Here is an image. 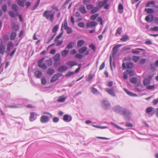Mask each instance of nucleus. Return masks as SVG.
<instances>
[{
	"instance_id": "nucleus-38",
	"label": "nucleus",
	"mask_w": 158,
	"mask_h": 158,
	"mask_svg": "<svg viewBox=\"0 0 158 158\" xmlns=\"http://www.w3.org/2000/svg\"><path fill=\"white\" fill-rule=\"evenodd\" d=\"M55 72V70L53 69H49L47 71V73L50 75H52Z\"/></svg>"
},
{
	"instance_id": "nucleus-47",
	"label": "nucleus",
	"mask_w": 158,
	"mask_h": 158,
	"mask_svg": "<svg viewBox=\"0 0 158 158\" xmlns=\"http://www.w3.org/2000/svg\"><path fill=\"white\" fill-rule=\"evenodd\" d=\"M56 43V46H58L61 44H62L63 43V40H59V39L57 40L56 41H54Z\"/></svg>"
},
{
	"instance_id": "nucleus-41",
	"label": "nucleus",
	"mask_w": 158,
	"mask_h": 158,
	"mask_svg": "<svg viewBox=\"0 0 158 158\" xmlns=\"http://www.w3.org/2000/svg\"><path fill=\"white\" fill-rule=\"evenodd\" d=\"M145 11H146L149 14H152L154 12L153 10L151 8H146L145 10Z\"/></svg>"
},
{
	"instance_id": "nucleus-49",
	"label": "nucleus",
	"mask_w": 158,
	"mask_h": 158,
	"mask_svg": "<svg viewBox=\"0 0 158 158\" xmlns=\"http://www.w3.org/2000/svg\"><path fill=\"white\" fill-rule=\"evenodd\" d=\"M75 57L77 59H81L83 58V56L81 54H77L75 56Z\"/></svg>"
},
{
	"instance_id": "nucleus-64",
	"label": "nucleus",
	"mask_w": 158,
	"mask_h": 158,
	"mask_svg": "<svg viewBox=\"0 0 158 158\" xmlns=\"http://www.w3.org/2000/svg\"><path fill=\"white\" fill-rule=\"evenodd\" d=\"M105 67V63L104 62H103L100 66L99 69L100 70L102 69Z\"/></svg>"
},
{
	"instance_id": "nucleus-63",
	"label": "nucleus",
	"mask_w": 158,
	"mask_h": 158,
	"mask_svg": "<svg viewBox=\"0 0 158 158\" xmlns=\"http://www.w3.org/2000/svg\"><path fill=\"white\" fill-rule=\"evenodd\" d=\"M59 121V119L57 117H54L53 118V121L55 123L58 122Z\"/></svg>"
},
{
	"instance_id": "nucleus-32",
	"label": "nucleus",
	"mask_w": 158,
	"mask_h": 158,
	"mask_svg": "<svg viewBox=\"0 0 158 158\" xmlns=\"http://www.w3.org/2000/svg\"><path fill=\"white\" fill-rule=\"evenodd\" d=\"M110 124L114 126L115 128H117V129H119L120 130H123V128L119 126H118L116 124H115L113 122H111L110 123Z\"/></svg>"
},
{
	"instance_id": "nucleus-12",
	"label": "nucleus",
	"mask_w": 158,
	"mask_h": 158,
	"mask_svg": "<svg viewBox=\"0 0 158 158\" xmlns=\"http://www.w3.org/2000/svg\"><path fill=\"white\" fill-rule=\"evenodd\" d=\"M77 63L75 61H69L66 63V64L70 66L71 67H73V66L77 65Z\"/></svg>"
},
{
	"instance_id": "nucleus-25",
	"label": "nucleus",
	"mask_w": 158,
	"mask_h": 158,
	"mask_svg": "<svg viewBox=\"0 0 158 158\" xmlns=\"http://www.w3.org/2000/svg\"><path fill=\"white\" fill-rule=\"evenodd\" d=\"M79 10L83 14H85L87 12L85 6H81L80 7Z\"/></svg>"
},
{
	"instance_id": "nucleus-23",
	"label": "nucleus",
	"mask_w": 158,
	"mask_h": 158,
	"mask_svg": "<svg viewBox=\"0 0 158 158\" xmlns=\"http://www.w3.org/2000/svg\"><path fill=\"white\" fill-rule=\"evenodd\" d=\"M66 99V98L63 96L59 97L57 100V101L60 102H64Z\"/></svg>"
},
{
	"instance_id": "nucleus-27",
	"label": "nucleus",
	"mask_w": 158,
	"mask_h": 158,
	"mask_svg": "<svg viewBox=\"0 0 158 158\" xmlns=\"http://www.w3.org/2000/svg\"><path fill=\"white\" fill-rule=\"evenodd\" d=\"M150 81L148 78H145L143 81V83L145 85H148L150 83Z\"/></svg>"
},
{
	"instance_id": "nucleus-19",
	"label": "nucleus",
	"mask_w": 158,
	"mask_h": 158,
	"mask_svg": "<svg viewBox=\"0 0 158 158\" xmlns=\"http://www.w3.org/2000/svg\"><path fill=\"white\" fill-rule=\"evenodd\" d=\"M59 74H55L52 77L51 79L50 80V82H53L55 81L58 79L59 76H58Z\"/></svg>"
},
{
	"instance_id": "nucleus-22",
	"label": "nucleus",
	"mask_w": 158,
	"mask_h": 158,
	"mask_svg": "<svg viewBox=\"0 0 158 158\" xmlns=\"http://www.w3.org/2000/svg\"><path fill=\"white\" fill-rule=\"evenodd\" d=\"M60 58V55L59 53H56L53 57V60L56 61H58L59 60Z\"/></svg>"
},
{
	"instance_id": "nucleus-13",
	"label": "nucleus",
	"mask_w": 158,
	"mask_h": 158,
	"mask_svg": "<svg viewBox=\"0 0 158 158\" xmlns=\"http://www.w3.org/2000/svg\"><path fill=\"white\" fill-rule=\"evenodd\" d=\"M97 24V22L95 21H91L87 23L86 26L87 27H92L96 26Z\"/></svg>"
},
{
	"instance_id": "nucleus-50",
	"label": "nucleus",
	"mask_w": 158,
	"mask_h": 158,
	"mask_svg": "<svg viewBox=\"0 0 158 158\" xmlns=\"http://www.w3.org/2000/svg\"><path fill=\"white\" fill-rule=\"evenodd\" d=\"M146 61V59L145 58H142L139 61V63L141 64H144Z\"/></svg>"
},
{
	"instance_id": "nucleus-3",
	"label": "nucleus",
	"mask_w": 158,
	"mask_h": 158,
	"mask_svg": "<svg viewBox=\"0 0 158 158\" xmlns=\"http://www.w3.org/2000/svg\"><path fill=\"white\" fill-rule=\"evenodd\" d=\"M24 105V100L22 99H19L17 103V105H8L6 107L11 108H21Z\"/></svg>"
},
{
	"instance_id": "nucleus-52",
	"label": "nucleus",
	"mask_w": 158,
	"mask_h": 158,
	"mask_svg": "<svg viewBox=\"0 0 158 158\" xmlns=\"http://www.w3.org/2000/svg\"><path fill=\"white\" fill-rule=\"evenodd\" d=\"M59 28V26L58 25H56L52 29V32H55L57 31Z\"/></svg>"
},
{
	"instance_id": "nucleus-2",
	"label": "nucleus",
	"mask_w": 158,
	"mask_h": 158,
	"mask_svg": "<svg viewBox=\"0 0 158 158\" xmlns=\"http://www.w3.org/2000/svg\"><path fill=\"white\" fill-rule=\"evenodd\" d=\"M43 15L47 19H49L51 22H52L54 20V12L52 10H46L44 12Z\"/></svg>"
},
{
	"instance_id": "nucleus-33",
	"label": "nucleus",
	"mask_w": 158,
	"mask_h": 158,
	"mask_svg": "<svg viewBox=\"0 0 158 158\" xmlns=\"http://www.w3.org/2000/svg\"><path fill=\"white\" fill-rule=\"evenodd\" d=\"M16 33L15 32H12L10 35V39L11 40H14L16 36Z\"/></svg>"
},
{
	"instance_id": "nucleus-60",
	"label": "nucleus",
	"mask_w": 158,
	"mask_h": 158,
	"mask_svg": "<svg viewBox=\"0 0 158 158\" xmlns=\"http://www.w3.org/2000/svg\"><path fill=\"white\" fill-rule=\"evenodd\" d=\"M150 67L151 70H152V71H155L156 70V69L155 68L156 67L155 66V65L153 64H151Z\"/></svg>"
},
{
	"instance_id": "nucleus-18",
	"label": "nucleus",
	"mask_w": 158,
	"mask_h": 158,
	"mask_svg": "<svg viewBox=\"0 0 158 158\" xmlns=\"http://www.w3.org/2000/svg\"><path fill=\"white\" fill-rule=\"evenodd\" d=\"M87 49V48L86 47H83L79 48L78 50V52L80 54H83L86 51Z\"/></svg>"
},
{
	"instance_id": "nucleus-57",
	"label": "nucleus",
	"mask_w": 158,
	"mask_h": 158,
	"mask_svg": "<svg viewBox=\"0 0 158 158\" xmlns=\"http://www.w3.org/2000/svg\"><path fill=\"white\" fill-rule=\"evenodd\" d=\"M94 6L92 4H89L87 5L86 6V8L87 9L90 10H92V9L94 8Z\"/></svg>"
},
{
	"instance_id": "nucleus-31",
	"label": "nucleus",
	"mask_w": 158,
	"mask_h": 158,
	"mask_svg": "<svg viewBox=\"0 0 158 158\" xmlns=\"http://www.w3.org/2000/svg\"><path fill=\"white\" fill-rule=\"evenodd\" d=\"M139 59V56H134L132 57V60L135 62H137Z\"/></svg>"
},
{
	"instance_id": "nucleus-42",
	"label": "nucleus",
	"mask_w": 158,
	"mask_h": 158,
	"mask_svg": "<svg viewBox=\"0 0 158 158\" xmlns=\"http://www.w3.org/2000/svg\"><path fill=\"white\" fill-rule=\"evenodd\" d=\"M122 32V28L121 27H119L116 30V32L115 33V35H117V34L120 35Z\"/></svg>"
},
{
	"instance_id": "nucleus-29",
	"label": "nucleus",
	"mask_w": 158,
	"mask_h": 158,
	"mask_svg": "<svg viewBox=\"0 0 158 158\" xmlns=\"http://www.w3.org/2000/svg\"><path fill=\"white\" fill-rule=\"evenodd\" d=\"M69 50H64L61 51V55L63 57L65 56L69 52Z\"/></svg>"
},
{
	"instance_id": "nucleus-35",
	"label": "nucleus",
	"mask_w": 158,
	"mask_h": 158,
	"mask_svg": "<svg viewBox=\"0 0 158 158\" xmlns=\"http://www.w3.org/2000/svg\"><path fill=\"white\" fill-rule=\"evenodd\" d=\"M98 8L97 7H95L93 8L90 11V13L91 14H94L97 12Z\"/></svg>"
},
{
	"instance_id": "nucleus-62",
	"label": "nucleus",
	"mask_w": 158,
	"mask_h": 158,
	"mask_svg": "<svg viewBox=\"0 0 158 158\" xmlns=\"http://www.w3.org/2000/svg\"><path fill=\"white\" fill-rule=\"evenodd\" d=\"M150 30L153 31H158V27L155 26L154 27H151L150 28Z\"/></svg>"
},
{
	"instance_id": "nucleus-26",
	"label": "nucleus",
	"mask_w": 158,
	"mask_h": 158,
	"mask_svg": "<svg viewBox=\"0 0 158 158\" xmlns=\"http://www.w3.org/2000/svg\"><path fill=\"white\" fill-rule=\"evenodd\" d=\"M84 43L85 42L84 40H79L77 42V46L78 48L81 47L84 45Z\"/></svg>"
},
{
	"instance_id": "nucleus-10",
	"label": "nucleus",
	"mask_w": 158,
	"mask_h": 158,
	"mask_svg": "<svg viewBox=\"0 0 158 158\" xmlns=\"http://www.w3.org/2000/svg\"><path fill=\"white\" fill-rule=\"evenodd\" d=\"M63 119L65 122H70L72 120V117L69 115L66 114L64 116Z\"/></svg>"
},
{
	"instance_id": "nucleus-34",
	"label": "nucleus",
	"mask_w": 158,
	"mask_h": 158,
	"mask_svg": "<svg viewBox=\"0 0 158 158\" xmlns=\"http://www.w3.org/2000/svg\"><path fill=\"white\" fill-rule=\"evenodd\" d=\"M17 3L19 6L22 7H23L24 6V1H23L22 0H17Z\"/></svg>"
},
{
	"instance_id": "nucleus-15",
	"label": "nucleus",
	"mask_w": 158,
	"mask_h": 158,
	"mask_svg": "<svg viewBox=\"0 0 158 158\" xmlns=\"http://www.w3.org/2000/svg\"><path fill=\"white\" fill-rule=\"evenodd\" d=\"M68 68L65 65H63L60 66L58 68V70L60 72H64L67 70Z\"/></svg>"
},
{
	"instance_id": "nucleus-5",
	"label": "nucleus",
	"mask_w": 158,
	"mask_h": 158,
	"mask_svg": "<svg viewBox=\"0 0 158 158\" xmlns=\"http://www.w3.org/2000/svg\"><path fill=\"white\" fill-rule=\"evenodd\" d=\"M40 120L41 123H45L49 121V118L47 115H42L40 117Z\"/></svg>"
},
{
	"instance_id": "nucleus-55",
	"label": "nucleus",
	"mask_w": 158,
	"mask_h": 158,
	"mask_svg": "<svg viewBox=\"0 0 158 158\" xmlns=\"http://www.w3.org/2000/svg\"><path fill=\"white\" fill-rule=\"evenodd\" d=\"M41 82L42 85H44L46 84V81L45 78L44 77H42L41 79Z\"/></svg>"
},
{
	"instance_id": "nucleus-24",
	"label": "nucleus",
	"mask_w": 158,
	"mask_h": 158,
	"mask_svg": "<svg viewBox=\"0 0 158 158\" xmlns=\"http://www.w3.org/2000/svg\"><path fill=\"white\" fill-rule=\"evenodd\" d=\"M5 50V47L3 45H0V54L3 55Z\"/></svg>"
},
{
	"instance_id": "nucleus-61",
	"label": "nucleus",
	"mask_w": 158,
	"mask_h": 158,
	"mask_svg": "<svg viewBox=\"0 0 158 158\" xmlns=\"http://www.w3.org/2000/svg\"><path fill=\"white\" fill-rule=\"evenodd\" d=\"M78 26L80 27L84 28V27L85 25L83 23L80 22L78 23Z\"/></svg>"
},
{
	"instance_id": "nucleus-39",
	"label": "nucleus",
	"mask_w": 158,
	"mask_h": 158,
	"mask_svg": "<svg viewBox=\"0 0 158 158\" xmlns=\"http://www.w3.org/2000/svg\"><path fill=\"white\" fill-rule=\"evenodd\" d=\"M99 15L98 13H97L92 15L90 17V19L92 20H94L99 16Z\"/></svg>"
},
{
	"instance_id": "nucleus-53",
	"label": "nucleus",
	"mask_w": 158,
	"mask_h": 158,
	"mask_svg": "<svg viewBox=\"0 0 158 158\" xmlns=\"http://www.w3.org/2000/svg\"><path fill=\"white\" fill-rule=\"evenodd\" d=\"M73 43L72 42H70L66 46V48L68 49H70L73 47Z\"/></svg>"
},
{
	"instance_id": "nucleus-54",
	"label": "nucleus",
	"mask_w": 158,
	"mask_h": 158,
	"mask_svg": "<svg viewBox=\"0 0 158 158\" xmlns=\"http://www.w3.org/2000/svg\"><path fill=\"white\" fill-rule=\"evenodd\" d=\"M152 110L153 108L152 107H148L146 110V112L148 113H149Z\"/></svg>"
},
{
	"instance_id": "nucleus-8",
	"label": "nucleus",
	"mask_w": 158,
	"mask_h": 158,
	"mask_svg": "<svg viewBox=\"0 0 158 158\" xmlns=\"http://www.w3.org/2000/svg\"><path fill=\"white\" fill-rule=\"evenodd\" d=\"M13 43L11 41L9 42L7 44L6 51V53L7 54V55H9V51L10 50L11 48L13 47Z\"/></svg>"
},
{
	"instance_id": "nucleus-30",
	"label": "nucleus",
	"mask_w": 158,
	"mask_h": 158,
	"mask_svg": "<svg viewBox=\"0 0 158 158\" xmlns=\"http://www.w3.org/2000/svg\"><path fill=\"white\" fill-rule=\"evenodd\" d=\"M36 118H35V115L33 112H31L30 114V120L32 122L34 121Z\"/></svg>"
},
{
	"instance_id": "nucleus-46",
	"label": "nucleus",
	"mask_w": 158,
	"mask_h": 158,
	"mask_svg": "<svg viewBox=\"0 0 158 158\" xmlns=\"http://www.w3.org/2000/svg\"><path fill=\"white\" fill-rule=\"evenodd\" d=\"M9 14L12 18H15L16 16V14H15L12 11H9Z\"/></svg>"
},
{
	"instance_id": "nucleus-17",
	"label": "nucleus",
	"mask_w": 158,
	"mask_h": 158,
	"mask_svg": "<svg viewBox=\"0 0 158 158\" xmlns=\"http://www.w3.org/2000/svg\"><path fill=\"white\" fill-rule=\"evenodd\" d=\"M34 74L36 78H39L41 77L42 76V73L39 70L36 71Z\"/></svg>"
},
{
	"instance_id": "nucleus-16",
	"label": "nucleus",
	"mask_w": 158,
	"mask_h": 158,
	"mask_svg": "<svg viewBox=\"0 0 158 158\" xmlns=\"http://www.w3.org/2000/svg\"><path fill=\"white\" fill-rule=\"evenodd\" d=\"M124 90L125 92L129 96L132 97H136L137 95L134 93H133L130 91H129L128 89H127L126 88H124Z\"/></svg>"
},
{
	"instance_id": "nucleus-21",
	"label": "nucleus",
	"mask_w": 158,
	"mask_h": 158,
	"mask_svg": "<svg viewBox=\"0 0 158 158\" xmlns=\"http://www.w3.org/2000/svg\"><path fill=\"white\" fill-rule=\"evenodd\" d=\"M91 91L92 93L96 95H98L99 94V92L94 87H91Z\"/></svg>"
},
{
	"instance_id": "nucleus-45",
	"label": "nucleus",
	"mask_w": 158,
	"mask_h": 158,
	"mask_svg": "<svg viewBox=\"0 0 158 158\" xmlns=\"http://www.w3.org/2000/svg\"><path fill=\"white\" fill-rule=\"evenodd\" d=\"M65 30H66L67 33L68 34H70L73 32L72 28L71 27H69Z\"/></svg>"
},
{
	"instance_id": "nucleus-48",
	"label": "nucleus",
	"mask_w": 158,
	"mask_h": 158,
	"mask_svg": "<svg viewBox=\"0 0 158 158\" xmlns=\"http://www.w3.org/2000/svg\"><path fill=\"white\" fill-rule=\"evenodd\" d=\"M2 10L4 12H6L7 10V5L6 4H4L2 7Z\"/></svg>"
},
{
	"instance_id": "nucleus-58",
	"label": "nucleus",
	"mask_w": 158,
	"mask_h": 158,
	"mask_svg": "<svg viewBox=\"0 0 158 158\" xmlns=\"http://www.w3.org/2000/svg\"><path fill=\"white\" fill-rule=\"evenodd\" d=\"M127 74L128 73L126 71L125 72H124L123 73V78L125 80L127 79L128 78Z\"/></svg>"
},
{
	"instance_id": "nucleus-37",
	"label": "nucleus",
	"mask_w": 158,
	"mask_h": 158,
	"mask_svg": "<svg viewBox=\"0 0 158 158\" xmlns=\"http://www.w3.org/2000/svg\"><path fill=\"white\" fill-rule=\"evenodd\" d=\"M45 62L48 66H51L52 64V61L51 58L48 60H46Z\"/></svg>"
},
{
	"instance_id": "nucleus-14",
	"label": "nucleus",
	"mask_w": 158,
	"mask_h": 158,
	"mask_svg": "<svg viewBox=\"0 0 158 158\" xmlns=\"http://www.w3.org/2000/svg\"><path fill=\"white\" fill-rule=\"evenodd\" d=\"M145 20L148 22H151L153 20V16L152 15H149L146 16Z\"/></svg>"
},
{
	"instance_id": "nucleus-9",
	"label": "nucleus",
	"mask_w": 158,
	"mask_h": 158,
	"mask_svg": "<svg viewBox=\"0 0 158 158\" xmlns=\"http://www.w3.org/2000/svg\"><path fill=\"white\" fill-rule=\"evenodd\" d=\"M121 44H118L114 46L113 48V56L115 55L118 52V48L121 46Z\"/></svg>"
},
{
	"instance_id": "nucleus-59",
	"label": "nucleus",
	"mask_w": 158,
	"mask_h": 158,
	"mask_svg": "<svg viewBox=\"0 0 158 158\" xmlns=\"http://www.w3.org/2000/svg\"><path fill=\"white\" fill-rule=\"evenodd\" d=\"M154 1H151L148 2L146 5V6L147 7H149L150 5L153 4H154Z\"/></svg>"
},
{
	"instance_id": "nucleus-36",
	"label": "nucleus",
	"mask_w": 158,
	"mask_h": 158,
	"mask_svg": "<svg viewBox=\"0 0 158 158\" xmlns=\"http://www.w3.org/2000/svg\"><path fill=\"white\" fill-rule=\"evenodd\" d=\"M62 27L63 26L64 29L65 30L66 28L68 27H69L68 26L67 19H64V24H62Z\"/></svg>"
},
{
	"instance_id": "nucleus-7",
	"label": "nucleus",
	"mask_w": 158,
	"mask_h": 158,
	"mask_svg": "<svg viewBox=\"0 0 158 158\" xmlns=\"http://www.w3.org/2000/svg\"><path fill=\"white\" fill-rule=\"evenodd\" d=\"M102 107L105 109H107L110 107V104L108 102L105 100H103L102 102Z\"/></svg>"
},
{
	"instance_id": "nucleus-43",
	"label": "nucleus",
	"mask_w": 158,
	"mask_h": 158,
	"mask_svg": "<svg viewBox=\"0 0 158 158\" xmlns=\"http://www.w3.org/2000/svg\"><path fill=\"white\" fill-rule=\"evenodd\" d=\"M128 38V36L127 35H125L123 36L121 39L120 40L123 42L126 41Z\"/></svg>"
},
{
	"instance_id": "nucleus-1",
	"label": "nucleus",
	"mask_w": 158,
	"mask_h": 158,
	"mask_svg": "<svg viewBox=\"0 0 158 158\" xmlns=\"http://www.w3.org/2000/svg\"><path fill=\"white\" fill-rule=\"evenodd\" d=\"M113 110L115 113L123 115L127 119H129L131 118V113L130 111L120 105H117L114 106L113 107Z\"/></svg>"
},
{
	"instance_id": "nucleus-20",
	"label": "nucleus",
	"mask_w": 158,
	"mask_h": 158,
	"mask_svg": "<svg viewBox=\"0 0 158 158\" xmlns=\"http://www.w3.org/2000/svg\"><path fill=\"white\" fill-rule=\"evenodd\" d=\"M108 0H105L99 2L98 4V6L100 7H102L104 6L107 4Z\"/></svg>"
},
{
	"instance_id": "nucleus-6",
	"label": "nucleus",
	"mask_w": 158,
	"mask_h": 158,
	"mask_svg": "<svg viewBox=\"0 0 158 158\" xmlns=\"http://www.w3.org/2000/svg\"><path fill=\"white\" fill-rule=\"evenodd\" d=\"M126 64V66L125 63H123L122 66L123 69L131 68L133 66V64L131 62H127Z\"/></svg>"
},
{
	"instance_id": "nucleus-44",
	"label": "nucleus",
	"mask_w": 158,
	"mask_h": 158,
	"mask_svg": "<svg viewBox=\"0 0 158 158\" xmlns=\"http://www.w3.org/2000/svg\"><path fill=\"white\" fill-rule=\"evenodd\" d=\"M126 71L130 76H133L134 75V72L131 69L127 70Z\"/></svg>"
},
{
	"instance_id": "nucleus-28",
	"label": "nucleus",
	"mask_w": 158,
	"mask_h": 158,
	"mask_svg": "<svg viewBox=\"0 0 158 158\" xmlns=\"http://www.w3.org/2000/svg\"><path fill=\"white\" fill-rule=\"evenodd\" d=\"M12 10L15 12H17L18 10V7L16 4H13L12 6Z\"/></svg>"
},
{
	"instance_id": "nucleus-40",
	"label": "nucleus",
	"mask_w": 158,
	"mask_h": 158,
	"mask_svg": "<svg viewBox=\"0 0 158 158\" xmlns=\"http://www.w3.org/2000/svg\"><path fill=\"white\" fill-rule=\"evenodd\" d=\"M130 81L133 83L136 84L137 82V79L136 77H133L130 79Z\"/></svg>"
},
{
	"instance_id": "nucleus-56",
	"label": "nucleus",
	"mask_w": 158,
	"mask_h": 158,
	"mask_svg": "<svg viewBox=\"0 0 158 158\" xmlns=\"http://www.w3.org/2000/svg\"><path fill=\"white\" fill-rule=\"evenodd\" d=\"M154 87V85H148L146 86V88L148 89H153Z\"/></svg>"
},
{
	"instance_id": "nucleus-51",
	"label": "nucleus",
	"mask_w": 158,
	"mask_h": 158,
	"mask_svg": "<svg viewBox=\"0 0 158 158\" xmlns=\"http://www.w3.org/2000/svg\"><path fill=\"white\" fill-rule=\"evenodd\" d=\"M74 72H68L67 73V74H66L65 75V76L66 77H68L70 76L73 75V74H74Z\"/></svg>"
},
{
	"instance_id": "nucleus-11",
	"label": "nucleus",
	"mask_w": 158,
	"mask_h": 158,
	"mask_svg": "<svg viewBox=\"0 0 158 158\" xmlns=\"http://www.w3.org/2000/svg\"><path fill=\"white\" fill-rule=\"evenodd\" d=\"M105 89L110 95L112 97H115L116 95L115 93L112 89L106 88Z\"/></svg>"
},
{
	"instance_id": "nucleus-4",
	"label": "nucleus",
	"mask_w": 158,
	"mask_h": 158,
	"mask_svg": "<svg viewBox=\"0 0 158 158\" xmlns=\"http://www.w3.org/2000/svg\"><path fill=\"white\" fill-rule=\"evenodd\" d=\"M44 59V58L43 57L39 60L38 62V64L39 67L45 70L47 69V67L44 63H43Z\"/></svg>"
}]
</instances>
